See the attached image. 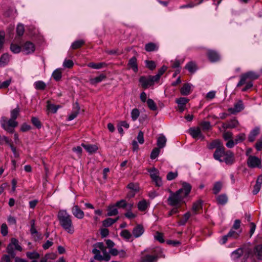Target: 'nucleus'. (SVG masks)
Wrapping results in <instances>:
<instances>
[{
	"label": "nucleus",
	"instance_id": "nucleus-1",
	"mask_svg": "<svg viewBox=\"0 0 262 262\" xmlns=\"http://www.w3.org/2000/svg\"><path fill=\"white\" fill-rule=\"evenodd\" d=\"M209 149L215 148L213 158L221 162H224L227 165H232L235 161L234 155L230 150H226L220 140H215L208 145Z\"/></svg>",
	"mask_w": 262,
	"mask_h": 262
},
{
	"label": "nucleus",
	"instance_id": "nucleus-2",
	"mask_svg": "<svg viewBox=\"0 0 262 262\" xmlns=\"http://www.w3.org/2000/svg\"><path fill=\"white\" fill-rule=\"evenodd\" d=\"M191 186L189 183L184 182L182 184V188L173 193L169 190L170 194L167 199V204L170 206L179 207L183 199L190 193Z\"/></svg>",
	"mask_w": 262,
	"mask_h": 262
},
{
	"label": "nucleus",
	"instance_id": "nucleus-3",
	"mask_svg": "<svg viewBox=\"0 0 262 262\" xmlns=\"http://www.w3.org/2000/svg\"><path fill=\"white\" fill-rule=\"evenodd\" d=\"M57 219L59 225L63 229L70 234H72L75 231L72 216L66 210H60L57 214Z\"/></svg>",
	"mask_w": 262,
	"mask_h": 262
},
{
	"label": "nucleus",
	"instance_id": "nucleus-4",
	"mask_svg": "<svg viewBox=\"0 0 262 262\" xmlns=\"http://www.w3.org/2000/svg\"><path fill=\"white\" fill-rule=\"evenodd\" d=\"M94 248L92 253L94 254V259L101 261L104 260L108 261L111 259L110 253L106 251L107 247L103 242H98L93 245Z\"/></svg>",
	"mask_w": 262,
	"mask_h": 262
},
{
	"label": "nucleus",
	"instance_id": "nucleus-5",
	"mask_svg": "<svg viewBox=\"0 0 262 262\" xmlns=\"http://www.w3.org/2000/svg\"><path fill=\"white\" fill-rule=\"evenodd\" d=\"M161 250L158 248L146 249L141 252L140 262H157Z\"/></svg>",
	"mask_w": 262,
	"mask_h": 262
},
{
	"label": "nucleus",
	"instance_id": "nucleus-6",
	"mask_svg": "<svg viewBox=\"0 0 262 262\" xmlns=\"http://www.w3.org/2000/svg\"><path fill=\"white\" fill-rule=\"evenodd\" d=\"M2 127L6 131L10 133H13L14 132V128L17 126L18 122L13 119H8L4 117L1 120Z\"/></svg>",
	"mask_w": 262,
	"mask_h": 262
},
{
	"label": "nucleus",
	"instance_id": "nucleus-7",
	"mask_svg": "<svg viewBox=\"0 0 262 262\" xmlns=\"http://www.w3.org/2000/svg\"><path fill=\"white\" fill-rule=\"evenodd\" d=\"M13 246L15 247V249L16 250L19 251H22L23 250L22 247L19 245L18 239L15 238H12L11 239V243L8 245L7 248V252L12 258L15 257L16 255L13 249Z\"/></svg>",
	"mask_w": 262,
	"mask_h": 262
},
{
	"label": "nucleus",
	"instance_id": "nucleus-8",
	"mask_svg": "<svg viewBox=\"0 0 262 262\" xmlns=\"http://www.w3.org/2000/svg\"><path fill=\"white\" fill-rule=\"evenodd\" d=\"M139 81L142 87L144 89L154 85L155 82H158L154 78V76L151 75L148 76H142L140 77Z\"/></svg>",
	"mask_w": 262,
	"mask_h": 262
},
{
	"label": "nucleus",
	"instance_id": "nucleus-9",
	"mask_svg": "<svg viewBox=\"0 0 262 262\" xmlns=\"http://www.w3.org/2000/svg\"><path fill=\"white\" fill-rule=\"evenodd\" d=\"M247 163L250 168L261 167L260 159L255 156H250L247 159Z\"/></svg>",
	"mask_w": 262,
	"mask_h": 262
},
{
	"label": "nucleus",
	"instance_id": "nucleus-10",
	"mask_svg": "<svg viewBox=\"0 0 262 262\" xmlns=\"http://www.w3.org/2000/svg\"><path fill=\"white\" fill-rule=\"evenodd\" d=\"M223 137L226 141H228L226 146L229 148H232L234 146V142L233 140V134L231 132H225L223 134Z\"/></svg>",
	"mask_w": 262,
	"mask_h": 262
},
{
	"label": "nucleus",
	"instance_id": "nucleus-11",
	"mask_svg": "<svg viewBox=\"0 0 262 262\" xmlns=\"http://www.w3.org/2000/svg\"><path fill=\"white\" fill-rule=\"evenodd\" d=\"M21 47L22 51L25 52L26 54L33 53L35 49L34 44L30 41H26L24 43L21 45Z\"/></svg>",
	"mask_w": 262,
	"mask_h": 262
},
{
	"label": "nucleus",
	"instance_id": "nucleus-12",
	"mask_svg": "<svg viewBox=\"0 0 262 262\" xmlns=\"http://www.w3.org/2000/svg\"><path fill=\"white\" fill-rule=\"evenodd\" d=\"M244 73L241 74L240 76V80L237 84V87H240L244 84H246L245 86L242 89L243 92H246L253 86V82L251 81L249 79H245L244 81H242Z\"/></svg>",
	"mask_w": 262,
	"mask_h": 262
},
{
	"label": "nucleus",
	"instance_id": "nucleus-13",
	"mask_svg": "<svg viewBox=\"0 0 262 262\" xmlns=\"http://www.w3.org/2000/svg\"><path fill=\"white\" fill-rule=\"evenodd\" d=\"M145 232V229L142 224L136 225L132 230L133 237L138 238L142 236Z\"/></svg>",
	"mask_w": 262,
	"mask_h": 262
},
{
	"label": "nucleus",
	"instance_id": "nucleus-14",
	"mask_svg": "<svg viewBox=\"0 0 262 262\" xmlns=\"http://www.w3.org/2000/svg\"><path fill=\"white\" fill-rule=\"evenodd\" d=\"M244 109V105L243 102L242 100H238L234 104V107H231L228 108V111L231 114H235L239 113Z\"/></svg>",
	"mask_w": 262,
	"mask_h": 262
},
{
	"label": "nucleus",
	"instance_id": "nucleus-15",
	"mask_svg": "<svg viewBox=\"0 0 262 262\" xmlns=\"http://www.w3.org/2000/svg\"><path fill=\"white\" fill-rule=\"evenodd\" d=\"M207 56L209 61L212 62L218 61L220 58L219 54L216 51L212 50L207 51Z\"/></svg>",
	"mask_w": 262,
	"mask_h": 262
},
{
	"label": "nucleus",
	"instance_id": "nucleus-16",
	"mask_svg": "<svg viewBox=\"0 0 262 262\" xmlns=\"http://www.w3.org/2000/svg\"><path fill=\"white\" fill-rule=\"evenodd\" d=\"M189 133L194 139L201 138L204 139V136L201 133L199 127H191L189 129Z\"/></svg>",
	"mask_w": 262,
	"mask_h": 262
},
{
	"label": "nucleus",
	"instance_id": "nucleus-17",
	"mask_svg": "<svg viewBox=\"0 0 262 262\" xmlns=\"http://www.w3.org/2000/svg\"><path fill=\"white\" fill-rule=\"evenodd\" d=\"M72 212L73 215L78 219H82L84 217V213L80 208L78 205H74L72 208Z\"/></svg>",
	"mask_w": 262,
	"mask_h": 262
},
{
	"label": "nucleus",
	"instance_id": "nucleus-18",
	"mask_svg": "<svg viewBox=\"0 0 262 262\" xmlns=\"http://www.w3.org/2000/svg\"><path fill=\"white\" fill-rule=\"evenodd\" d=\"M259 75L253 71H249L248 72L244 73L242 81H244L246 79H249L251 81L253 82V81L258 79Z\"/></svg>",
	"mask_w": 262,
	"mask_h": 262
},
{
	"label": "nucleus",
	"instance_id": "nucleus-19",
	"mask_svg": "<svg viewBox=\"0 0 262 262\" xmlns=\"http://www.w3.org/2000/svg\"><path fill=\"white\" fill-rule=\"evenodd\" d=\"M189 99L185 97H181L176 100V102L178 104V108L181 112H183L185 109L186 104L188 102Z\"/></svg>",
	"mask_w": 262,
	"mask_h": 262
},
{
	"label": "nucleus",
	"instance_id": "nucleus-20",
	"mask_svg": "<svg viewBox=\"0 0 262 262\" xmlns=\"http://www.w3.org/2000/svg\"><path fill=\"white\" fill-rule=\"evenodd\" d=\"M238 124L239 123L237 120L233 119L224 123L223 125V128L226 129L234 128L236 127Z\"/></svg>",
	"mask_w": 262,
	"mask_h": 262
},
{
	"label": "nucleus",
	"instance_id": "nucleus-21",
	"mask_svg": "<svg viewBox=\"0 0 262 262\" xmlns=\"http://www.w3.org/2000/svg\"><path fill=\"white\" fill-rule=\"evenodd\" d=\"M158 49L159 45L157 43L150 42L145 45V50L148 52L156 51Z\"/></svg>",
	"mask_w": 262,
	"mask_h": 262
},
{
	"label": "nucleus",
	"instance_id": "nucleus-22",
	"mask_svg": "<svg viewBox=\"0 0 262 262\" xmlns=\"http://www.w3.org/2000/svg\"><path fill=\"white\" fill-rule=\"evenodd\" d=\"M202 209V201L201 200L197 201L193 203L192 210L194 214L199 213V211Z\"/></svg>",
	"mask_w": 262,
	"mask_h": 262
},
{
	"label": "nucleus",
	"instance_id": "nucleus-23",
	"mask_svg": "<svg viewBox=\"0 0 262 262\" xmlns=\"http://www.w3.org/2000/svg\"><path fill=\"white\" fill-rule=\"evenodd\" d=\"M137 60V58L135 57H133L129 60L128 63V65L135 73H137L138 71V67Z\"/></svg>",
	"mask_w": 262,
	"mask_h": 262
},
{
	"label": "nucleus",
	"instance_id": "nucleus-24",
	"mask_svg": "<svg viewBox=\"0 0 262 262\" xmlns=\"http://www.w3.org/2000/svg\"><path fill=\"white\" fill-rule=\"evenodd\" d=\"M259 134V128L258 127H255L253 130H252L249 136H248V141L250 142H253L256 137Z\"/></svg>",
	"mask_w": 262,
	"mask_h": 262
},
{
	"label": "nucleus",
	"instance_id": "nucleus-25",
	"mask_svg": "<svg viewBox=\"0 0 262 262\" xmlns=\"http://www.w3.org/2000/svg\"><path fill=\"white\" fill-rule=\"evenodd\" d=\"M166 141V137L163 134H161L157 139V145L158 147L159 148H163L165 146Z\"/></svg>",
	"mask_w": 262,
	"mask_h": 262
},
{
	"label": "nucleus",
	"instance_id": "nucleus-26",
	"mask_svg": "<svg viewBox=\"0 0 262 262\" xmlns=\"http://www.w3.org/2000/svg\"><path fill=\"white\" fill-rule=\"evenodd\" d=\"M81 146L89 153L92 154L95 152L98 149L97 145L85 144L82 143Z\"/></svg>",
	"mask_w": 262,
	"mask_h": 262
},
{
	"label": "nucleus",
	"instance_id": "nucleus-27",
	"mask_svg": "<svg viewBox=\"0 0 262 262\" xmlns=\"http://www.w3.org/2000/svg\"><path fill=\"white\" fill-rule=\"evenodd\" d=\"M106 76L103 74H100L99 76H97L94 78H91L90 80V82L92 85H96L98 83L101 82L102 80L105 79Z\"/></svg>",
	"mask_w": 262,
	"mask_h": 262
},
{
	"label": "nucleus",
	"instance_id": "nucleus-28",
	"mask_svg": "<svg viewBox=\"0 0 262 262\" xmlns=\"http://www.w3.org/2000/svg\"><path fill=\"white\" fill-rule=\"evenodd\" d=\"M182 95L187 96L191 93V86L189 83H185L180 90Z\"/></svg>",
	"mask_w": 262,
	"mask_h": 262
},
{
	"label": "nucleus",
	"instance_id": "nucleus-29",
	"mask_svg": "<svg viewBox=\"0 0 262 262\" xmlns=\"http://www.w3.org/2000/svg\"><path fill=\"white\" fill-rule=\"evenodd\" d=\"M120 235L124 239L127 241H129L132 237H133L132 233H131L129 230L127 229L122 230Z\"/></svg>",
	"mask_w": 262,
	"mask_h": 262
},
{
	"label": "nucleus",
	"instance_id": "nucleus-30",
	"mask_svg": "<svg viewBox=\"0 0 262 262\" xmlns=\"http://www.w3.org/2000/svg\"><path fill=\"white\" fill-rule=\"evenodd\" d=\"M118 214V211L116 205L110 206L107 208V215L108 216L116 215Z\"/></svg>",
	"mask_w": 262,
	"mask_h": 262
},
{
	"label": "nucleus",
	"instance_id": "nucleus-31",
	"mask_svg": "<svg viewBox=\"0 0 262 262\" xmlns=\"http://www.w3.org/2000/svg\"><path fill=\"white\" fill-rule=\"evenodd\" d=\"M88 67H90L94 69H100L106 66V64L105 62L95 63L90 62L87 64Z\"/></svg>",
	"mask_w": 262,
	"mask_h": 262
},
{
	"label": "nucleus",
	"instance_id": "nucleus-32",
	"mask_svg": "<svg viewBox=\"0 0 262 262\" xmlns=\"http://www.w3.org/2000/svg\"><path fill=\"white\" fill-rule=\"evenodd\" d=\"M30 233L32 235H34V241H38L41 239V235L39 233L36 229L35 226H31L30 228Z\"/></svg>",
	"mask_w": 262,
	"mask_h": 262
},
{
	"label": "nucleus",
	"instance_id": "nucleus-33",
	"mask_svg": "<svg viewBox=\"0 0 262 262\" xmlns=\"http://www.w3.org/2000/svg\"><path fill=\"white\" fill-rule=\"evenodd\" d=\"M147 171L150 173V176L152 180L159 177V170L155 167H153L151 168L147 169Z\"/></svg>",
	"mask_w": 262,
	"mask_h": 262
},
{
	"label": "nucleus",
	"instance_id": "nucleus-34",
	"mask_svg": "<svg viewBox=\"0 0 262 262\" xmlns=\"http://www.w3.org/2000/svg\"><path fill=\"white\" fill-rule=\"evenodd\" d=\"M85 44V41L83 39H79L73 42L71 45V48L73 50H76L80 48Z\"/></svg>",
	"mask_w": 262,
	"mask_h": 262
},
{
	"label": "nucleus",
	"instance_id": "nucleus-35",
	"mask_svg": "<svg viewBox=\"0 0 262 262\" xmlns=\"http://www.w3.org/2000/svg\"><path fill=\"white\" fill-rule=\"evenodd\" d=\"M9 61V55L7 53L3 54L0 57V67H4Z\"/></svg>",
	"mask_w": 262,
	"mask_h": 262
},
{
	"label": "nucleus",
	"instance_id": "nucleus-36",
	"mask_svg": "<svg viewBox=\"0 0 262 262\" xmlns=\"http://www.w3.org/2000/svg\"><path fill=\"white\" fill-rule=\"evenodd\" d=\"M217 203L219 204L223 205H225L228 201V198L227 195L225 194H222L221 195H218L216 198Z\"/></svg>",
	"mask_w": 262,
	"mask_h": 262
},
{
	"label": "nucleus",
	"instance_id": "nucleus-37",
	"mask_svg": "<svg viewBox=\"0 0 262 262\" xmlns=\"http://www.w3.org/2000/svg\"><path fill=\"white\" fill-rule=\"evenodd\" d=\"M191 216L190 212L189 211L185 213L183 216L179 221L178 224L181 226H183L186 224L189 219Z\"/></svg>",
	"mask_w": 262,
	"mask_h": 262
},
{
	"label": "nucleus",
	"instance_id": "nucleus-38",
	"mask_svg": "<svg viewBox=\"0 0 262 262\" xmlns=\"http://www.w3.org/2000/svg\"><path fill=\"white\" fill-rule=\"evenodd\" d=\"M20 114V108L17 106L15 108L12 110L10 112V119L16 121V119L19 115Z\"/></svg>",
	"mask_w": 262,
	"mask_h": 262
},
{
	"label": "nucleus",
	"instance_id": "nucleus-39",
	"mask_svg": "<svg viewBox=\"0 0 262 262\" xmlns=\"http://www.w3.org/2000/svg\"><path fill=\"white\" fill-rule=\"evenodd\" d=\"M167 68L165 66H163L160 69H159L157 74L154 76V78L155 80L159 81L161 76L164 74V73L166 71Z\"/></svg>",
	"mask_w": 262,
	"mask_h": 262
},
{
	"label": "nucleus",
	"instance_id": "nucleus-40",
	"mask_svg": "<svg viewBox=\"0 0 262 262\" xmlns=\"http://www.w3.org/2000/svg\"><path fill=\"white\" fill-rule=\"evenodd\" d=\"M185 68L190 73H194L197 69V66L195 62L190 61L186 64Z\"/></svg>",
	"mask_w": 262,
	"mask_h": 262
},
{
	"label": "nucleus",
	"instance_id": "nucleus-41",
	"mask_svg": "<svg viewBox=\"0 0 262 262\" xmlns=\"http://www.w3.org/2000/svg\"><path fill=\"white\" fill-rule=\"evenodd\" d=\"M119 219V217H117L116 219L107 218L103 221V225L104 227H109L112 225L114 223L116 222Z\"/></svg>",
	"mask_w": 262,
	"mask_h": 262
},
{
	"label": "nucleus",
	"instance_id": "nucleus-42",
	"mask_svg": "<svg viewBox=\"0 0 262 262\" xmlns=\"http://www.w3.org/2000/svg\"><path fill=\"white\" fill-rule=\"evenodd\" d=\"M148 206L147 201L145 200H143L140 201L138 204V208L140 211H144L146 210Z\"/></svg>",
	"mask_w": 262,
	"mask_h": 262
},
{
	"label": "nucleus",
	"instance_id": "nucleus-43",
	"mask_svg": "<svg viewBox=\"0 0 262 262\" xmlns=\"http://www.w3.org/2000/svg\"><path fill=\"white\" fill-rule=\"evenodd\" d=\"M35 88L37 90L43 91L46 88V84L42 81H37L34 83Z\"/></svg>",
	"mask_w": 262,
	"mask_h": 262
},
{
	"label": "nucleus",
	"instance_id": "nucleus-44",
	"mask_svg": "<svg viewBox=\"0 0 262 262\" xmlns=\"http://www.w3.org/2000/svg\"><path fill=\"white\" fill-rule=\"evenodd\" d=\"M243 254V249L242 248H238L232 253L231 256L233 259H236L239 258Z\"/></svg>",
	"mask_w": 262,
	"mask_h": 262
},
{
	"label": "nucleus",
	"instance_id": "nucleus-45",
	"mask_svg": "<svg viewBox=\"0 0 262 262\" xmlns=\"http://www.w3.org/2000/svg\"><path fill=\"white\" fill-rule=\"evenodd\" d=\"M26 256L28 258L33 260H36L40 257L39 254L36 251L27 252L26 253Z\"/></svg>",
	"mask_w": 262,
	"mask_h": 262
},
{
	"label": "nucleus",
	"instance_id": "nucleus-46",
	"mask_svg": "<svg viewBox=\"0 0 262 262\" xmlns=\"http://www.w3.org/2000/svg\"><path fill=\"white\" fill-rule=\"evenodd\" d=\"M22 49L21 46L12 43L10 46V50L14 53L17 54L19 53Z\"/></svg>",
	"mask_w": 262,
	"mask_h": 262
},
{
	"label": "nucleus",
	"instance_id": "nucleus-47",
	"mask_svg": "<svg viewBox=\"0 0 262 262\" xmlns=\"http://www.w3.org/2000/svg\"><path fill=\"white\" fill-rule=\"evenodd\" d=\"M254 253L259 259H262V245H259L255 247Z\"/></svg>",
	"mask_w": 262,
	"mask_h": 262
},
{
	"label": "nucleus",
	"instance_id": "nucleus-48",
	"mask_svg": "<svg viewBox=\"0 0 262 262\" xmlns=\"http://www.w3.org/2000/svg\"><path fill=\"white\" fill-rule=\"evenodd\" d=\"M246 134L245 133H241L237 135L234 140V145L244 141L246 139Z\"/></svg>",
	"mask_w": 262,
	"mask_h": 262
},
{
	"label": "nucleus",
	"instance_id": "nucleus-49",
	"mask_svg": "<svg viewBox=\"0 0 262 262\" xmlns=\"http://www.w3.org/2000/svg\"><path fill=\"white\" fill-rule=\"evenodd\" d=\"M200 126L203 131H207L211 129V126L209 121H203L200 123Z\"/></svg>",
	"mask_w": 262,
	"mask_h": 262
},
{
	"label": "nucleus",
	"instance_id": "nucleus-50",
	"mask_svg": "<svg viewBox=\"0 0 262 262\" xmlns=\"http://www.w3.org/2000/svg\"><path fill=\"white\" fill-rule=\"evenodd\" d=\"M242 232V230H239L237 231H235L234 229H231L230 231L228 233V236L230 237H233L234 238H237L240 233Z\"/></svg>",
	"mask_w": 262,
	"mask_h": 262
},
{
	"label": "nucleus",
	"instance_id": "nucleus-51",
	"mask_svg": "<svg viewBox=\"0 0 262 262\" xmlns=\"http://www.w3.org/2000/svg\"><path fill=\"white\" fill-rule=\"evenodd\" d=\"M52 77L56 81H59L62 77V73L60 70L56 69L55 70L52 74Z\"/></svg>",
	"mask_w": 262,
	"mask_h": 262
},
{
	"label": "nucleus",
	"instance_id": "nucleus-52",
	"mask_svg": "<svg viewBox=\"0 0 262 262\" xmlns=\"http://www.w3.org/2000/svg\"><path fill=\"white\" fill-rule=\"evenodd\" d=\"M222 188V184L220 182H217L214 183L212 190L213 193L215 194H217Z\"/></svg>",
	"mask_w": 262,
	"mask_h": 262
},
{
	"label": "nucleus",
	"instance_id": "nucleus-53",
	"mask_svg": "<svg viewBox=\"0 0 262 262\" xmlns=\"http://www.w3.org/2000/svg\"><path fill=\"white\" fill-rule=\"evenodd\" d=\"M147 104L149 108L151 111H156L157 106L154 101L151 99H148L147 100Z\"/></svg>",
	"mask_w": 262,
	"mask_h": 262
},
{
	"label": "nucleus",
	"instance_id": "nucleus-54",
	"mask_svg": "<svg viewBox=\"0 0 262 262\" xmlns=\"http://www.w3.org/2000/svg\"><path fill=\"white\" fill-rule=\"evenodd\" d=\"M31 121L33 125L35 126L36 128H41L42 124L38 118L35 117H32L31 118Z\"/></svg>",
	"mask_w": 262,
	"mask_h": 262
},
{
	"label": "nucleus",
	"instance_id": "nucleus-55",
	"mask_svg": "<svg viewBox=\"0 0 262 262\" xmlns=\"http://www.w3.org/2000/svg\"><path fill=\"white\" fill-rule=\"evenodd\" d=\"M127 188L136 192H138L139 191V187L137 183H129L127 185Z\"/></svg>",
	"mask_w": 262,
	"mask_h": 262
},
{
	"label": "nucleus",
	"instance_id": "nucleus-56",
	"mask_svg": "<svg viewBox=\"0 0 262 262\" xmlns=\"http://www.w3.org/2000/svg\"><path fill=\"white\" fill-rule=\"evenodd\" d=\"M146 67L150 70H154L156 67V64L154 61L152 60H145Z\"/></svg>",
	"mask_w": 262,
	"mask_h": 262
},
{
	"label": "nucleus",
	"instance_id": "nucleus-57",
	"mask_svg": "<svg viewBox=\"0 0 262 262\" xmlns=\"http://www.w3.org/2000/svg\"><path fill=\"white\" fill-rule=\"evenodd\" d=\"M160 149L159 147H155L152 149L150 156L151 159H155L158 157L160 153Z\"/></svg>",
	"mask_w": 262,
	"mask_h": 262
},
{
	"label": "nucleus",
	"instance_id": "nucleus-58",
	"mask_svg": "<svg viewBox=\"0 0 262 262\" xmlns=\"http://www.w3.org/2000/svg\"><path fill=\"white\" fill-rule=\"evenodd\" d=\"M140 115V112L137 108H134L131 112V117L133 121L137 119Z\"/></svg>",
	"mask_w": 262,
	"mask_h": 262
},
{
	"label": "nucleus",
	"instance_id": "nucleus-59",
	"mask_svg": "<svg viewBox=\"0 0 262 262\" xmlns=\"http://www.w3.org/2000/svg\"><path fill=\"white\" fill-rule=\"evenodd\" d=\"M115 205L117 207L125 209L127 206V203L125 200H121L117 202Z\"/></svg>",
	"mask_w": 262,
	"mask_h": 262
},
{
	"label": "nucleus",
	"instance_id": "nucleus-60",
	"mask_svg": "<svg viewBox=\"0 0 262 262\" xmlns=\"http://www.w3.org/2000/svg\"><path fill=\"white\" fill-rule=\"evenodd\" d=\"M1 232L2 234L4 236H5L8 234V227H7V225H6V224L3 223L1 225Z\"/></svg>",
	"mask_w": 262,
	"mask_h": 262
},
{
	"label": "nucleus",
	"instance_id": "nucleus-61",
	"mask_svg": "<svg viewBox=\"0 0 262 262\" xmlns=\"http://www.w3.org/2000/svg\"><path fill=\"white\" fill-rule=\"evenodd\" d=\"M178 172H169L167 176H166V179L168 181H171L172 180H174L175 178H176L178 177Z\"/></svg>",
	"mask_w": 262,
	"mask_h": 262
},
{
	"label": "nucleus",
	"instance_id": "nucleus-62",
	"mask_svg": "<svg viewBox=\"0 0 262 262\" xmlns=\"http://www.w3.org/2000/svg\"><path fill=\"white\" fill-rule=\"evenodd\" d=\"M25 29L23 25H18L16 28V33L17 35L21 36L24 33Z\"/></svg>",
	"mask_w": 262,
	"mask_h": 262
},
{
	"label": "nucleus",
	"instance_id": "nucleus-63",
	"mask_svg": "<svg viewBox=\"0 0 262 262\" xmlns=\"http://www.w3.org/2000/svg\"><path fill=\"white\" fill-rule=\"evenodd\" d=\"M73 65L74 63L73 61L70 59H66L63 63V67L69 69L72 68L73 67Z\"/></svg>",
	"mask_w": 262,
	"mask_h": 262
},
{
	"label": "nucleus",
	"instance_id": "nucleus-64",
	"mask_svg": "<svg viewBox=\"0 0 262 262\" xmlns=\"http://www.w3.org/2000/svg\"><path fill=\"white\" fill-rule=\"evenodd\" d=\"M155 238H156V240H157L161 243H163L164 242L163 235L162 233L157 232L155 236Z\"/></svg>",
	"mask_w": 262,
	"mask_h": 262
}]
</instances>
